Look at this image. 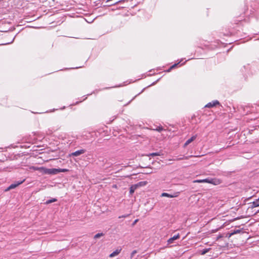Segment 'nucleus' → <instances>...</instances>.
<instances>
[{
  "mask_svg": "<svg viewBox=\"0 0 259 259\" xmlns=\"http://www.w3.org/2000/svg\"><path fill=\"white\" fill-rule=\"evenodd\" d=\"M195 183H207L213 184L214 185H218L221 183L222 181L221 180L217 178H207L203 180H197L194 181Z\"/></svg>",
  "mask_w": 259,
  "mask_h": 259,
  "instance_id": "f257e3e1",
  "label": "nucleus"
},
{
  "mask_svg": "<svg viewBox=\"0 0 259 259\" xmlns=\"http://www.w3.org/2000/svg\"><path fill=\"white\" fill-rule=\"evenodd\" d=\"M121 250V249H117L109 255V257H113L117 255L120 252Z\"/></svg>",
  "mask_w": 259,
  "mask_h": 259,
  "instance_id": "9d476101",
  "label": "nucleus"
},
{
  "mask_svg": "<svg viewBox=\"0 0 259 259\" xmlns=\"http://www.w3.org/2000/svg\"><path fill=\"white\" fill-rule=\"evenodd\" d=\"M180 194L179 192H176L172 194H170L167 193H162L161 194V197H167L169 198H175L178 197Z\"/></svg>",
  "mask_w": 259,
  "mask_h": 259,
  "instance_id": "20e7f679",
  "label": "nucleus"
},
{
  "mask_svg": "<svg viewBox=\"0 0 259 259\" xmlns=\"http://www.w3.org/2000/svg\"><path fill=\"white\" fill-rule=\"evenodd\" d=\"M258 206H259V198L251 203V207L254 208Z\"/></svg>",
  "mask_w": 259,
  "mask_h": 259,
  "instance_id": "9b49d317",
  "label": "nucleus"
},
{
  "mask_svg": "<svg viewBox=\"0 0 259 259\" xmlns=\"http://www.w3.org/2000/svg\"><path fill=\"white\" fill-rule=\"evenodd\" d=\"M137 253V251L136 250H133L132 251V252L131 253V257L133 258L134 257V256L135 255V254H136Z\"/></svg>",
  "mask_w": 259,
  "mask_h": 259,
  "instance_id": "412c9836",
  "label": "nucleus"
},
{
  "mask_svg": "<svg viewBox=\"0 0 259 259\" xmlns=\"http://www.w3.org/2000/svg\"><path fill=\"white\" fill-rule=\"evenodd\" d=\"M210 249V248H205V249H203L201 252V254H202V255L205 254V253L208 252Z\"/></svg>",
  "mask_w": 259,
  "mask_h": 259,
  "instance_id": "f3484780",
  "label": "nucleus"
},
{
  "mask_svg": "<svg viewBox=\"0 0 259 259\" xmlns=\"http://www.w3.org/2000/svg\"><path fill=\"white\" fill-rule=\"evenodd\" d=\"M179 238H180V235H179V234H178L177 235L174 236L170 238L167 240V243H168V244H171L173 243L174 240L178 239Z\"/></svg>",
  "mask_w": 259,
  "mask_h": 259,
  "instance_id": "0eeeda50",
  "label": "nucleus"
},
{
  "mask_svg": "<svg viewBox=\"0 0 259 259\" xmlns=\"http://www.w3.org/2000/svg\"><path fill=\"white\" fill-rule=\"evenodd\" d=\"M128 215H129V214L122 215L119 216V217H118V218H119V219H120V218H125L127 217Z\"/></svg>",
  "mask_w": 259,
  "mask_h": 259,
  "instance_id": "b1692460",
  "label": "nucleus"
},
{
  "mask_svg": "<svg viewBox=\"0 0 259 259\" xmlns=\"http://www.w3.org/2000/svg\"><path fill=\"white\" fill-rule=\"evenodd\" d=\"M241 232V230H239V229L234 230L232 231V232L230 233V236H232L233 235L240 233Z\"/></svg>",
  "mask_w": 259,
  "mask_h": 259,
  "instance_id": "ddd939ff",
  "label": "nucleus"
},
{
  "mask_svg": "<svg viewBox=\"0 0 259 259\" xmlns=\"http://www.w3.org/2000/svg\"><path fill=\"white\" fill-rule=\"evenodd\" d=\"M196 137H197V135H196L193 136L191 138L187 140L184 144V146H187V145H188L192 142H193L194 140H195L196 139Z\"/></svg>",
  "mask_w": 259,
  "mask_h": 259,
  "instance_id": "6e6552de",
  "label": "nucleus"
},
{
  "mask_svg": "<svg viewBox=\"0 0 259 259\" xmlns=\"http://www.w3.org/2000/svg\"><path fill=\"white\" fill-rule=\"evenodd\" d=\"M193 156H192V155H190V156H184L183 157L179 158L177 159L178 160L188 159L189 157H193Z\"/></svg>",
  "mask_w": 259,
  "mask_h": 259,
  "instance_id": "a211bd4d",
  "label": "nucleus"
},
{
  "mask_svg": "<svg viewBox=\"0 0 259 259\" xmlns=\"http://www.w3.org/2000/svg\"><path fill=\"white\" fill-rule=\"evenodd\" d=\"M57 201V199L56 198H52L51 199H49L48 200H47L46 202V204H50V203H51L52 202H56Z\"/></svg>",
  "mask_w": 259,
  "mask_h": 259,
  "instance_id": "4468645a",
  "label": "nucleus"
},
{
  "mask_svg": "<svg viewBox=\"0 0 259 259\" xmlns=\"http://www.w3.org/2000/svg\"><path fill=\"white\" fill-rule=\"evenodd\" d=\"M138 219H137V220H135V221H134V223H133L132 225H133V226H134V225H135L137 223V222H138Z\"/></svg>",
  "mask_w": 259,
  "mask_h": 259,
  "instance_id": "393cba45",
  "label": "nucleus"
},
{
  "mask_svg": "<svg viewBox=\"0 0 259 259\" xmlns=\"http://www.w3.org/2000/svg\"><path fill=\"white\" fill-rule=\"evenodd\" d=\"M220 104L219 102L217 100H215L212 101V102H209L207 104L205 105V107L207 108H211L213 107L214 106H215L217 105H219Z\"/></svg>",
  "mask_w": 259,
  "mask_h": 259,
  "instance_id": "423d86ee",
  "label": "nucleus"
},
{
  "mask_svg": "<svg viewBox=\"0 0 259 259\" xmlns=\"http://www.w3.org/2000/svg\"><path fill=\"white\" fill-rule=\"evenodd\" d=\"M86 150L85 149H80L77 151H76L74 152L71 153L69 154L70 157H76L82 154H83L85 152Z\"/></svg>",
  "mask_w": 259,
  "mask_h": 259,
  "instance_id": "7ed1b4c3",
  "label": "nucleus"
},
{
  "mask_svg": "<svg viewBox=\"0 0 259 259\" xmlns=\"http://www.w3.org/2000/svg\"><path fill=\"white\" fill-rule=\"evenodd\" d=\"M104 236V234L103 233H98L97 234H96L94 238V239H97V238H99L102 236Z\"/></svg>",
  "mask_w": 259,
  "mask_h": 259,
  "instance_id": "2eb2a0df",
  "label": "nucleus"
},
{
  "mask_svg": "<svg viewBox=\"0 0 259 259\" xmlns=\"http://www.w3.org/2000/svg\"><path fill=\"white\" fill-rule=\"evenodd\" d=\"M156 131L158 132H161L163 130V128L162 126H158L156 129Z\"/></svg>",
  "mask_w": 259,
  "mask_h": 259,
  "instance_id": "4be33fe9",
  "label": "nucleus"
},
{
  "mask_svg": "<svg viewBox=\"0 0 259 259\" xmlns=\"http://www.w3.org/2000/svg\"><path fill=\"white\" fill-rule=\"evenodd\" d=\"M160 155V153L159 152H155V153H152L149 154L148 156H159Z\"/></svg>",
  "mask_w": 259,
  "mask_h": 259,
  "instance_id": "dca6fc26",
  "label": "nucleus"
},
{
  "mask_svg": "<svg viewBox=\"0 0 259 259\" xmlns=\"http://www.w3.org/2000/svg\"><path fill=\"white\" fill-rule=\"evenodd\" d=\"M24 181V180L17 182L16 183L12 184H11L6 190L5 191H8L11 189L15 188L16 187L19 186V185L23 183V182Z\"/></svg>",
  "mask_w": 259,
  "mask_h": 259,
  "instance_id": "39448f33",
  "label": "nucleus"
},
{
  "mask_svg": "<svg viewBox=\"0 0 259 259\" xmlns=\"http://www.w3.org/2000/svg\"><path fill=\"white\" fill-rule=\"evenodd\" d=\"M138 188V185L136 184L133 185L130 187V193L132 194L134 193L135 191Z\"/></svg>",
  "mask_w": 259,
  "mask_h": 259,
  "instance_id": "1a4fd4ad",
  "label": "nucleus"
},
{
  "mask_svg": "<svg viewBox=\"0 0 259 259\" xmlns=\"http://www.w3.org/2000/svg\"><path fill=\"white\" fill-rule=\"evenodd\" d=\"M180 63V62H179V63H177V64H174L172 66H171L170 67V68H169V69L167 70V72H169V71H170L172 68H175L176 66H177V65Z\"/></svg>",
  "mask_w": 259,
  "mask_h": 259,
  "instance_id": "6ab92c4d",
  "label": "nucleus"
},
{
  "mask_svg": "<svg viewBox=\"0 0 259 259\" xmlns=\"http://www.w3.org/2000/svg\"><path fill=\"white\" fill-rule=\"evenodd\" d=\"M125 0H120V1H118L117 2H116V3H115L114 4H112L111 5H116L117 4H119V3H123Z\"/></svg>",
  "mask_w": 259,
  "mask_h": 259,
  "instance_id": "5701e85b",
  "label": "nucleus"
},
{
  "mask_svg": "<svg viewBox=\"0 0 259 259\" xmlns=\"http://www.w3.org/2000/svg\"><path fill=\"white\" fill-rule=\"evenodd\" d=\"M147 183L146 181H141V182H140L136 184L137 185L138 188H139L140 187H143V186H145L147 184Z\"/></svg>",
  "mask_w": 259,
  "mask_h": 259,
  "instance_id": "f8f14e48",
  "label": "nucleus"
},
{
  "mask_svg": "<svg viewBox=\"0 0 259 259\" xmlns=\"http://www.w3.org/2000/svg\"><path fill=\"white\" fill-rule=\"evenodd\" d=\"M42 169H44V172L46 174L49 175H55L58 173V171L57 168H46L42 167Z\"/></svg>",
  "mask_w": 259,
  "mask_h": 259,
  "instance_id": "f03ea898",
  "label": "nucleus"
},
{
  "mask_svg": "<svg viewBox=\"0 0 259 259\" xmlns=\"http://www.w3.org/2000/svg\"><path fill=\"white\" fill-rule=\"evenodd\" d=\"M58 173L60 172H66L68 170L67 169H62V168H58Z\"/></svg>",
  "mask_w": 259,
  "mask_h": 259,
  "instance_id": "aec40b11",
  "label": "nucleus"
}]
</instances>
